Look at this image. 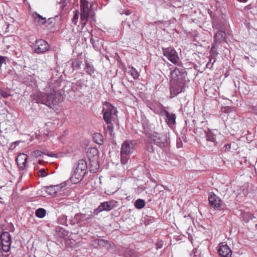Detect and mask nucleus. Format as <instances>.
Instances as JSON below:
<instances>
[{
    "label": "nucleus",
    "mask_w": 257,
    "mask_h": 257,
    "mask_svg": "<svg viewBox=\"0 0 257 257\" xmlns=\"http://www.w3.org/2000/svg\"><path fill=\"white\" fill-rule=\"evenodd\" d=\"M113 115H114L116 114V113L117 112V110H116L115 109V108L114 107H113Z\"/></svg>",
    "instance_id": "51"
},
{
    "label": "nucleus",
    "mask_w": 257,
    "mask_h": 257,
    "mask_svg": "<svg viewBox=\"0 0 257 257\" xmlns=\"http://www.w3.org/2000/svg\"><path fill=\"white\" fill-rule=\"evenodd\" d=\"M28 156L24 153L18 156L16 161L18 167L21 170H24L26 167Z\"/></svg>",
    "instance_id": "17"
},
{
    "label": "nucleus",
    "mask_w": 257,
    "mask_h": 257,
    "mask_svg": "<svg viewBox=\"0 0 257 257\" xmlns=\"http://www.w3.org/2000/svg\"><path fill=\"white\" fill-rule=\"evenodd\" d=\"M56 230L58 231H60V232H62V234L64 235V236H66V235H68V232L67 231H66L62 227H57L56 228Z\"/></svg>",
    "instance_id": "41"
},
{
    "label": "nucleus",
    "mask_w": 257,
    "mask_h": 257,
    "mask_svg": "<svg viewBox=\"0 0 257 257\" xmlns=\"http://www.w3.org/2000/svg\"><path fill=\"white\" fill-rule=\"evenodd\" d=\"M176 118L175 114L170 113L165 118V121L169 127H173L176 124Z\"/></svg>",
    "instance_id": "21"
},
{
    "label": "nucleus",
    "mask_w": 257,
    "mask_h": 257,
    "mask_svg": "<svg viewBox=\"0 0 257 257\" xmlns=\"http://www.w3.org/2000/svg\"><path fill=\"white\" fill-rule=\"evenodd\" d=\"M252 112L257 115V104L251 107Z\"/></svg>",
    "instance_id": "45"
},
{
    "label": "nucleus",
    "mask_w": 257,
    "mask_h": 257,
    "mask_svg": "<svg viewBox=\"0 0 257 257\" xmlns=\"http://www.w3.org/2000/svg\"><path fill=\"white\" fill-rule=\"evenodd\" d=\"M193 253H194L193 257H200V256H199L200 253L198 252L197 251V250L195 251V249H193Z\"/></svg>",
    "instance_id": "47"
},
{
    "label": "nucleus",
    "mask_w": 257,
    "mask_h": 257,
    "mask_svg": "<svg viewBox=\"0 0 257 257\" xmlns=\"http://www.w3.org/2000/svg\"><path fill=\"white\" fill-rule=\"evenodd\" d=\"M115 56H117V54L115 53V56H113V58H114Z\"/></svg>",
    "instance_id": "54"
},
{
    "label": "nucleus",
    "mask_w": 257,
    "mask_h": 257,
    "mask_svg": "<svg viewBox=\"0 0 257 257\" xmlns=\"http://www.w3.org/2000/svg\"><path fill=\"white\" fill-rule=\"evenodd\" d=\"M86 173L74 168L72 171L70 180L73 184L79 183L83 178Z\"/></svg>",
    "instance_id": "14"
},
{
    "label": "nucleus",
    "mask_w": 257,
    "mask_h": 257,
    "mask_svg": "<svg viewBox=\"0 0 257 257\" xmlns=\"http://www.w3.org/2000/svg\"><path fill=\"white\" fill-rule=\"evenodd\" d=\"M112 209V204L111 203V201H105L101 203L98 207L94 210L93 213L97 215L101 212L103 211H108L111 210Z\"/></svg>",
    "instance_id": "13"
},
{
    "label": "nucleus",
    "mask_w": 257,
    "mask_h": 257,
    "mask_svg": "<svg viewBox=\"0 0 257 257\" xmlns=\"http://www.w3.org/2000/svg\"><path fill=\"white\" fill-rule=\"evenodd\" d=\"M59 4L60 5H61V7H62V8H63L65 7L64 2H59Z\"/></svg>",
    "instance_id": "50"
},
{
    "label": "nucleus",
    "mask_w": 257,
    "mask_h": 257,
    "mask_svg": "<svg viewBox=\"0 0 257 257\" xmlns=\"http://www.w3.org/2000/svg\"><path fill=\"white\" fill-rule=\"evenodd\" d=\"M150 139L152 143H153L162 149L164 148L168 143L167 134L154 132L150 135Z\"/></svg>",
    "instance_id": "4"
},
{
    "label": "nucleus",
    "mask_w": 257,
    "mask_h": 257,
    "mask_svg": "<svg viewBox=\"0 0 257 257\" xmlns=\"http://www.w3.org/2000/svg\"><path fill=\"white\" fill-rule=\"evenodd\" d=\"M88 159L89 160V168L90 171L93 173H96L99 168V157Z\"/></svg>",
    "instance_id": "18"
},
{
    "label": "nucleus",
    "mask_w": 257,
    "mask_h": 257,
    "mask_svg": "<svg viewBox=\"0 0 257 257\" xmlns=\"http://www.w3.org/2000/svg\"><path fill=\"white\" fill-rule=\"evenodd\" d=\"M185 82L184 81H173L170 88V95L171 97L175 96L184 91Z\"/></svg>",
    "instance_id": "11"
},
{
    "label": "nucleus",
    "mask_w": 257,
    "mask_h": 257,
    "mask_svg": "<svg viewBox=\"0 0 257 257\" xmlns=\"http://www.w3.org/2000/svg\"><path fill=\"white\" fill-rule=\"evenodd\" d=\"M182 145L183 144L181 139L180 138L177 139L176 143L177 147L178 148H181L182 146Z\"/></svg>",
    "instance_id": "44"
},
{
    "label": "nucleus",
    "mask_w": 257,
    "mask_h": 257,
    "mask_svg": "<svg viewBox=\"0 0 257 257\" xmlns=\"http://www.w3.org/2000/svg\"><path fill=\"white\" fill-rule=\"evenodd\" d=\"M85 70L87 74L91 75L94 72V68L91 62L85 61Z\"/></svg>",
    "instance_id": "23"
},
{
    "label": "nucleus",
    "mask_w": 257,
    "mask_h": 257,
    "mask_svg": "<svg viewBox=\"0 0 257 257\" xmlns=\"http://www.w3.org/2000/svg\"><path fill=\"white\" fill-rule=\"evenodd\" d=\"M209 205L210 207L216 210L223 208V202L221 199L213 193H210L208 195Z\"/></svg>",
    "instance_id": "10"
},
{
    "label": "nucleus",
    "mask_w": 257,
    "mask_h": 257,
    "mask_svg": "<svg viewBox=\"0 0 257 257\" xmlns=\"http://www.w3.org/2000/svg\"><path fill=\"white\" fill-rule=\"evenodd\" d=\"M78 213L75 214L74 217H71L68 218V224L74 225L75 224H78Z\"/></svg>",
    "instance_id": "34"
},
{
    "label": "nucleus",
    "mask_w": 257,
    "mask_h": 257,
    "mask_svg": "<svg viewBox=\"0 0 257 257\" xmlns=\"http://www.w3.org/2000/svg\"><path fill=\"white\" fill-rule=\"evenodd\" d=\"M152 144L153 143H152L150 141V142L148 143L147 145V151L150 153H154L155 151V149L154 147L152 145Z\"/></svg>",
    "instance_id": "38"
},
{
    "label": "nucleus",
    "mask_w": 257,
    "mask_h": 257,
    "mask_svg": "<svg viewBox=\"0 0 257 257\" xmlns=\"http://www.w3.org/2000/svg\"><path fill=\"white\" fill-rule=\"evenodd\" d=\"M206 138V146L209 149H213L220 143L222 136L217 130H208L205 132Z\"/></svg>",
    "instance_id": "3"
},
{
    "label": "nucleus",
    "mask_w": 257,
    "mask_h": 257,
    "mask_svg": "<svg viewBox=\"0 0 257 257\" xmlns=\"http://www.w3.org/2000/svg\"><path fill=\"white\" fill-rule=\"evenodd\" d=\"M238 1H239L240 2H242V3H245L246 2L247 0H238Z\"/></svg>",
    "instance_id": "52"
},
{
    "label": "nucleus",
    "mask_w": 257,
    "mask_h": 257,
    "mask_svg": "<svg viewBox=\"0 0 257 257\" xmlns=\"http://www.w3.org/2000/svg\"><path fill=\"white\" fill-rule=\"evenodd\" d=\"M226 33L224 31H219L214 37V43L216 44L225 42Z\"/></svg>",
    "instance_id": "20"
},
{
    "label": "nucleus",
    "mask_w": 257,
    "mask_h": 257,
    "mask_svg": "<svg viewBox=\"0 0 257 257\" xmlns=\"http://www.w3.org/2000/svg\"><path fill=\"white\" fill-rule=\"evenodd\" d=\"M61 19V17L59 15L56 16L55 17L50 18L47 20V23L49 25H55L56 23V22L60 20Z\"/></svg>",
    "instance_id": "36"
},
{
    "label": "nucleus",
    "mask_w": 257,
    "mask_h": 257,
    "mask_svg": "<svg viewBox=\"0 0 257 257\" xmlns=\"http://www.w3.org/2000/svg\"><path fill=\"white\" fill-rule=\"evenodd\" d=\"M78 224L82 225H85L86 223L88 222L89 220H90L92 215L91 213L89 214H85L82 213H78Z\"/></svg>",
    "instance_id": "19"
},
{
    "label": "nucleus",
    "mask_w": 257,
    "mask_h": 257,
    "mask_svg": "<svg viewBox=\"0 0 257 257\" xmlns=\"http://www.w3.org/2000/svg\"><path fill=\"white\" fill-rule=\"evenodd\" d=\"M46 213V211L45 209L42 208H40L37 209L35 211L36 216L40 218H44Z\"/></svg>",
    "instance_id": "29"
},
{
    "label": "nucleus",
    "mask_w": 257,
    "mask_h": 257,
    "mask_svg": "<svg viewBox=\"0 0 257 257\" xmlns=\"http://www.w3.org/2000/svg\"><path fill=\"white\" fill-rule=\"evenodd\" d=\"M6 61V57L0 55V67H2V64L5 63Z\"/></svg>",
    "instance_id": "46"
},
{
    "label": "nucleus",
    "mask_w": 257,
    "mask_h": 257,
    "mask_svg": "<svg viewBox=\"0 0 257 257\" xmlns=\"http://www.w3.org/2000/svg\"><path fill=\"white\" fill-rule=\"evenodd\" d=\"M128 73L130 74L134 79L138 78L140 75L137 70L133 67L128 68Z\"/></svg>",
    "instance_id": "30"
},
{
    "label": "nucleus",
    "mask_w": 257,
    "mask_h": 257,
    "mask_svg": "<svg viewBox=\"0 0 257 257\" xmlns=\"http://www.w3.org/2000/svg\"><path fill=\"white\" fill-rule=\"evenodd\" d=\"M90 35L91 36L90 42L93 48L96 51H100L103 47V40L98 39L97 37H93L91 33H90Z\"/></svg>",
    "instance_id": "16"
},
{
    "label": "nucleus",
    "mask_w": 257,
    "mask_h": 257,
    "mask_svg": "<svg viewBox=\"0 0 257 257\" xmlns=\"http://www.w3.org/2000/svg\"><path fill=\"white\" fill-rule=\"evenodd\" d=\"M48 175V174L46 172L45 170L42 169L39 171V176L41 177H44Z\"/></svg>",
    "instance_id": "40"
},
{
    "label": "nucleus",
    "mask_w": 257,
    "mask_h": 257,
    "mask_svg": "<svg viewBox=\"0 0 257 257\" xmlns=\"http://www.w3.org/2000/svg\"><path fill=\"white\" fill-rule=\"evenodd\" d=\"M186 75L187 74L185 69L183 68H176L171 73V76L172 79L174 80V81H184V79Z\"/></svg>",
    "instance_id": "12"
},
{
    "label": "nucleus",
    "mask_w": 257,
    "mask_h": 257,
    "mask_svg": "<svg viewBox=\"0 0 257 257\" xmlns=\"http://www.w3.org/2000/svg\"><path fill=\"white\" fill-rule=\"evenodd\" d=\"M49 92L44 93L38 91L32 96L33 101L37 103L43 104L49 108L54 109L59 105L64 100V92L61 90L55 89L52 84L49 86Z\"/></svg>",
    "instance_id": "1"
},
{
    "label": "nucleus",
    "mask_w": 257,
    "mask_h": 257,
    "mask_svg": "<svg viewBox=\"0 0 257 257\" xmlns=\"http://www.w3.org/2000/svg\"><path fill=\"white\" fill-rule=\"evenodd\" d=\"M104 130H106V128L105 126H104Z\"/></svg>",
    "instance_id": "55"
},
{
    "label": "nucleus",
    "mask_w": 257,
    "mask_h": 257,
    "mask_svg": "<svg viewBox=\"0 0 257 257\" xmlns=\"http://www.w3.org/2000/svg\"><path fill=\"white\" fill-rule=\"evenodd\" d=\"M34 21L39 25H43L46 23V18H43L38 13H36L34 16Z\"/></svg>",
    "instance_id": "25"
},
{
    "label": "nucleus",
    "mask_w": 257,
    "mask_h": 257,
    "mask_svg": "<svg viewBox=\"0 0 257 257\" xmlns=\"http://www.w3.org/2000/svg\"><path fill=\"white\" fill-rule=\"evenodd\" d=\"M163 54L164 56L175 65H179L180 61L176 51L171 48H163Z\"/></svg>",
    "instance_id": "7"
},
{
    "label": "nucleus",
    "mask_w": 257,
    "mask_h": 257,
    "mask_svg": "<svg viewBox=\"0 0 257 257\" xmlns=\"http://www.w3.org/2000/svg\"><path fill=\"white\" fill-rule=\"evenodd\" d=\"M170 113L169 112H168L167 110L165 109L164 108H162L160 110V114L162 116H165V118L168 116L169 114Z\"/></svg>",
    "instance_id": "39"
},
{
    "label": "nucleus",
    "mask_w": 257,
    "mask_h": 257,
    "mask_svg": "<svg viewBox=\"0 0 257 257\" xmlns=\"http://www.w3.org/2000/svg\"><path fill=\"white\" fill-rule=\"evenodd\" d=\"M135 145L134 141L131 140H126L122 144L120 155L122 163L124 164L126 162L127 158H125V156L133 153L135 148Z\"/></svg>",
    "instance_id": "5"
},
{
    "label": "nucleus",
    "mask_w": 257,
    "mask_h": 257,
    "mask_svg": "<svg viewBox=\"0 0 257 257\" xmlns=\"http://www.w3.org/2000/svg\"><path fill=\"white\" fill-rule=\"evenodd\" d=\"M224 147H225V150H227V149H230V145H228H228H225L224 146Z\"/></svg>",
    "instance_id": "49"
},
{
    "label": "nucleus",
    "mask_w": 257,
    "mask_h": 257,
    "mask_svg": "<svg viewBox=\"0 0 257 257\" xmlns=\"http://www.w3.org/2000/svg\"><path fill=\"white\" fill-rule=\"evenodd\" d=\"M111 87L112 88V84H111Z\"/></svg>",
    "instance_id": "57"
},
{
    "label": "nucleus",
    "mask_w": 257,
    "mask_h": 257,
    "mask_svg": "<svg viewBox=\"0 0 257 257\" xmlns=\"http://www.w3.org/2000/svg\"><path fill=\"white\" fill-rule=\"evenodd\" d=\"M87 168V165L85 160L83 159H80L78 160L77 164V166L75 168V169H77V170L78 171L80 170L86 173V170Z\"/></svg>",
    "instance_id": "22"
},
{
    "label": "nucleus",
    "mask_w": 257,
    "mask_h": 257,
    "mask_svg": "<svg viewBox=\"0 0 257 257\" xmlns=\"http://www.w3.org/2000/svg\"><path fill=\"white\" fill-rule=\"evenodd\" d=\"M102 241H103V239H100V240H98V243H99L100 242H102Z\"/></svg>",
    "instance_id": "53"
},
{
    "label": "nucleus",
    "mask_w": 257,
    "mask_h": 257,
    "mask_svg": "<svg viewBox=\"0 0 257 257\" xmlns=\"http://www.w3.org/2000/svg\"><path fill=\"white\" fill-rule=\"evenodd\" d=\"M125 257H137L135 251L130 248H126L124 253Z\"/></svg>",
    "instance_id": "35"
},
{
    "label": "nucleus",
    "mask_w": 257,
    "mask_h": 257,
    "mask_svg": "<svg viewBox=\"0 0 257 257\" xmlns=\"http://www.w3.org/2000/svg\"><path fill=\"white\" fill-rule=\"evenodd\" d=\"M79 15H80V14L79 11L75 10L74 11V15L72 19V21L74 25L78 26H81L80 23L79 24V25H78V20L79 17Z\"/></svg>",
    "instance_id": "31"
},
{
    "label": "nucleus",
    "mask_w": 257,
    "mask_h": 257,
    "mask_svg": "<svg viewBox=\"0 0 257 257\" xmlns=\"http://www.w3.org/2000/svg\"><path fill=\"white\" fill-rule=\"evenodd\" d=\"M104 105L106 107H108V105L110 106V107L106 109L103 107L102 112H103V119L105 122L108 124L106 127L107 131H108L109 134L111 135L112 133V124L111 123L112 105L106 102H105Z\"/></svg>",
    "instance_id": "6"
},
{
    "label": "nucleus",
    "mask_w": 257,
    "mask_h": 257,
    "mask_svg": "<svg viewBox=\"0 0 257 257\" xmlns=\"http://www.w3.org/2000/svg\"><path fill=\"white\" fill-rule=\"evenodd\" d=\"M46 192L49 195L53 196L56 194V191L54 188V186H50L46 188Z\"/></svg>",
    "instance_id": "37"
},
{
    "label": "nucleus",
    "mask_w": 257,
    "mask_h": 257,
    "mask_svg": "<svg viewBox=\"0 0 257 257\" xmlns=\"http://www.w3.org/2000/svg\"><path fill=\"white\" fill-rule=\"evenodd\" d=\"M124 11L125 12V14L126 15H130L132 13L131 11H130V10Z\"/></svg>",
    "instance_id": "48"
},
{
    "label": "nucleus",
    "mask_w": 257,
    "mask_h": 257,
    "mask_svg": "<svg viewBox=\"0 0 257 257\" xmlns=\"http://www.w3.org/2000/svg\"><path fill=\"white\" fill-rule=\"evenodd\" d=\"M0 94L4 98H8L10 95L6 91L1 90Z\"/></svg>",
    "instance_id": "42"
},
{
    "label": "nucleus",
    "mask_w": 257,
    "mask_h": 257,
    "mask_svg": "<svg viewBox=\"0 0 257 257\" xmlns=\"http://www.w3.org/2000/svg\"><path fill=\"white\" fill-rule=\"evenodd\" d=\"M42 155H47L50 157H54L55 154H49L47 151L46 152H42L40 150H35L32 152V155L33 157L35 158H38L39 157H41Z\"/></svg>",
    "instance_id": "26"
},
{
    "label": "nucleus",
    "mask_w": 257,
    "mask_h": 257,
    "mask_svg": "<svg viewBox=\"0 0 257 257\" xmlns=\"http://www.w3.org/2000/svg\"><path fill=\"white\" fill-rule=\"evenodd\" d=\"M33 48L35 53L40 54L48 51L49 49V45L45 40L39 39L33 44Z\"/></svg>",
    "instance_id": "9"
},
{
    "label": "nucleus",
    "mask_w": 257,
    "mask_h": 257,
    "mask_svg": "<svg viewBox=\"0 0 257 257\" xmlns=\"http://www.w3.org/2000/svg\"><path fill=\"white\" fill-rule=\"evenodd\" d=\"M218 252L221 257H231L232 251L227 244L222 243L219 246Z\"/></svg>",
    "instance_id": "15"
},
{
    "label": "nucleus",
    "mask_w": 257,
    "mask_h": 257,
    "mask_svg": "<svg viewBox=\"0 0 257 257\" xmlns=\"http://www.w3.org/2000/svg\"><path fill=\"white\" fill-rule=\"evenodd\" d=\"M58 222L59 223L67 226L68 225V218L67 216L65 215H61L58 218Z\"/></svg>",
    "instance_id": "32"
},
{
    "label": "nucleus",
    "mask_w": 257,
    "mask_h": 257,
    "mask_svg": "<svg viewBox=\"0 0 257 257\" xmlns=\"http://www.w3.org/2000/svg\"><path fill=\"white\" fill-rule=\"evenodd\" d=\"M82 61L80 59H76L72 62V67L74 70H79L81 68Z\"/></svg>",
    "instance_id": "28"
},
{
    "label": "nucleus",
    "mask_w": 257,
    "mask_h": 257,
    "mask_svg": "<svg viewBox=\"0 0 257 257\" xmlns=\"http://www.w3.org/2000/svg\"><path fill=\"white\" fill-rule=\"evenodd\" d=\"M163 243L164 242L162 240L157 241V242L156 243V248L158 249L162 248L163 247Z\"/></svg>",
    "instance_id": "43"
},
{
    "label": "nucleus",
    "mask_w": 257,
    "mask_h": 257,
    "mask_svg": "<svg viewBox=\"0 0 257 257\" xmlns=\"http://www.w3.org/2000/svg\"><path fill=\"white\" fill-rule=\"evenodd\" d=\"M93 138L94 142L98 145H101L103 143V136L100 133H95L93 135Z\"/></svg>",
    "instance_id": "24"
},
{
    "label": "nucleus",
    "mask_w": 257,
    "mask_h": 257,
    "mask_svg": "<svg viewBox=\"0 0 257 257\" xmlns=\"http://www.w3.org/2000/svg\"><path fill=\"white\" fill-rule=\"evenodd\" d=\"M80 25L83 28L88 21L90 23L95 22V13L92 9V3L90 7H88L89 0H80Z\"/></svg>",
    "instance_id": "2"
},
{
    "label": "nucleus",
    "mask_w": 257,
    "mask_h": 257,
    "mask_svg": "<svg viewBox=\"0 0 257 257\" xmlns=\"http://www.w3.org/2000/svg\"><path fill=\"white\" fill-rule=\"evenodd\" d=\"M0 243L4 252H8L11 248L12 243L11 236L9 232H3L0 236Z\"/></svg>",
    "instance_id": "8"
},
{
    "label": "nucleus",
    "mask_w": 257,
    "mask_h": 257,
    "mask_svg": "<svg viewBox=\"0 0 257 257\" xmlns=\"http://www.w3.org/2000/svg\"><path fill=\"white\" fill-rule=\"evenodd\" d=\"M123 14V12L120 13V14L122 15Z\"/></svg>",
    "instance_id": "56"
},
{
    "label": "nucleus",
    "mask_w": 257,
    "mask_h": 257,
    "mask_svg": "<svg viewBox=\"0 0 257 257\" xmlns=\"http://www.w3.org/2000/svg\"><path fill=\"white\" fill-rule=\"evenodd\" d=\"M145 205V201L143 199H138L135 201V206L137 209H141L144 207Z\"/></svg>",
    "instance_id": "33"
},
{
    "label": "nucleus",
    "mask_w": 257,
    "mask_h": 257,
    "mask_svg": "<svg viewBox=\"0 0 257 257\" xmlns=\"http://www.w3.org/2000/svg\"><path fill=\"white\" fill-rule=\"evenodd\" d=\"M98 151L95 148H91L87 152V157L88 159L95 158V157L98 156Z\"/></svg>",
    "instance_id": "27"
}]
</instances>
